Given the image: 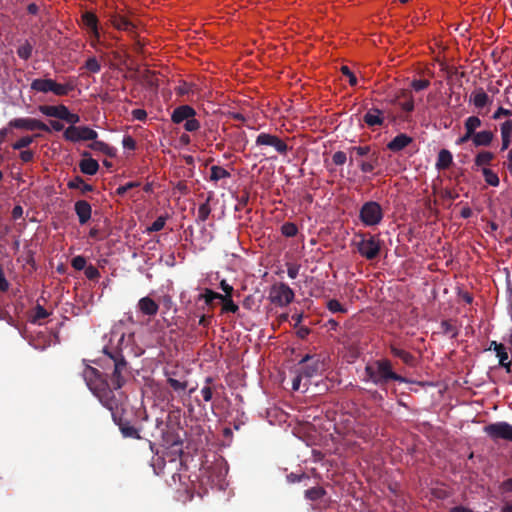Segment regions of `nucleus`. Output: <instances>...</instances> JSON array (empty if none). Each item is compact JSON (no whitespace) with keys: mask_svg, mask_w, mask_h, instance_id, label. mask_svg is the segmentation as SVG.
I'll return each instance as SVG.
<instances>
[{"mask_svg":"<svg viewBox=\"0 0 512 512\" xmlns=\"http://www.w3.org/2000/svg\"><path fill=\"white\" fill-rule=\"evenodd\" d=\"M300 266L296 264H289L287 274L291 279H295L299 274Z\"/></svg>","mask_w":512,"mask_h":512,"instance_id":"obj_64","label":"nucleus"},{"mask_svg":"<svg viewBox=\"0 0 512 512\" xmlns=\"http://www.w3.org/2000/svg\"><path fill=\"white\" fill-rule=\"evenodd\" d=\"M103 352L107 356V368L112 369L110 373L102 374L90 365H85L82 371V377L87 387L97 399L96 389L103 390L102 392H106L105 390L108 389L113 394L123 393L121 388L132 376L131 367L121 349L104 348Z\"/></svg>","mask_w":512,"mask_h":512,"instance_id":"obj_1","label":"nucleus"},{"mask_svg":"<svg viewBox=\"0 0 512 512\" xmlns=\"http://www.w3.org/2000/svg\"><path fill=\"white\" fill-rule=\"evenodd\" d=\"M301 375H304L306 379H311L315 376H319L325 370L324 360L319 355L306 354L298 364Z\"/></svg>","mask_w":512,"mask_h":512,"instance_id":"obj_6","label":"nucleus"},{"mask_svg":"<svg viewBox=\"0 0 512 512\" xmlns=\"http://www.w3.org/2000/svg\"><path fill=\"white\" fill-rule=\"evenodd\" d=\"M167 383L169 384V386L173 390H175L177 392L184 391L187 388V382L186 381L181 382V381H179L177 379H174V378H171V377H169L167 379Z\"/></svg>","mask_w":512,"mask_h":512,"instance_id":"obj_50","label":"nucleus"},{"mask_svg":"<svg viewBox=\"0 0 512 512\" xmlns=\"http://www.w3.org/2000/svg\"><path fill=\"white\" fill-rule=\"evenodd\" d=\"M239 306L233 301L232 297L229 296L222 304V313H237Z\"/></svg>","mask_w":512,"mask_h":512,"instance_id":"obj_45","label":"nucleus"},{"mask_svg":"<svg viewBox=\"0 0 512 512\" xmlns=\"http://www.w3.org/2000/svg\"><path fill=\"white\" fill-rule=\"evenodd\" d=\"M383 217L382 206L376 201L370 200L365 202L359 210V219L367 227L379 225Z\"/></svg>","mask_w":512,"mask_h":512,"instance_id":"obj_5","label":"nucleus"},{"mask_svg":"<svg viewBox=\"0 0 512 512\" xmlns=\"http://www.w3.org/2000/svg\"><path fill=\"white\" fill-rule=\"evenodd\" d=\"M37 136L38 135H35V136L28 135V136L21 137L19 140H17L15 143L12 144V148L14 150H22L23 148L28 147L34 141V138Z\"/></svg>","mask_w":512,"mask_h":512,"instance_id":"obj_44","label":"nucleus"},{"mask_svg":"<svg viewBox=\"0 0 512 512\" xmlns=\"http://www.w3.org/2000/svg\"><path fill=\"white\" fill-rule=\"evenodd\" d=\"M494 139V133L490 130H483L480 132H475L473 135V144L476 147H487L490 146Z\"/></svg>","mask_w":512,"mask_h":512,"instance_id":"obj_21","label":"nucleus"},{"mask_svg":"<svg viewBox=\"0 0 512 512\" xmlns=\"http://www.w3.org/2000/svg\"><path fill=\"white\" fill-rule=\"evenodd\" d=\"M255 144L256 146H270L280 155H285L289 150L288 145L280 137L265 132L258 134Z\"/></svg>","mask_w":512,"mask_h":512,"instance_id":"obj_9","label":"nucleus"},{"mask_svg":"<svg viewBox=\"0 0 512 512\" xmlns=\"http://www.w3.org/2000/svg\"><path fill=\"white\" fill-rule=\"evenodd\" d=\"M453 162V156L449 150L442 149L437 158L436 168L438 170H445L450 167Z\"/></svg>","mask_w":512,"mask_h":512,"instance_id":"obj_26","label":"nucleus"},{"mask_svg":"<svg viewBox=\"0 0 512 512\" xmlns=\"http://www.w3.org/2000/svg\"><path fill=\"white\" fill-rule=\"evenodd\" d=\"M213 387L211 386H208V385H205L202 389H201V395L204 399V401L206 402H209L212 400V397H213Z\"/></svg>","mask_w":512,"mask_h":512,"instance_id":"obj_61","label":"nucleus"},{"mask_svg":"<svg viewBox=\"0 0 512 512\" xmlns=\"http://www.w3.org/2000/svg\"><path fill=\"white\" fill-rule=\"evenodd\" d=\"M341 72L348 78L349 84L355 86L357 84V78L348 66H342Z\"/></svg>","mask_w":512,"mask_h":512,"instance_id":"obj_58","label":"nucleus"},{"mask_svg":"<svg viewBox=\"0 0 512 512\" xmlns=\"http://www.w3.org/2000/svg\"><path fill=\"white\" fill-rule=\"evenodd\" d=\"M365 374L375 385L384 386L391 381L408 383V379L393 370V364L388 358H381L365 367Z\"/></svg>","mask_w":512,"mask_h":512,"instance_id":"obj_3","label":"nucleus"},{"mask_svg":"<svg viewBox=\"0 0 512 512\" xmlns=\"http://www.w3.org/2000/svg\"><path fill=\"white\" fill-rule=\"evenodd\" d=\"M413 142V138L405 133H400L394 137L388 144L387 148L392 152H399Z\"/></svg>","mask_w":512,"mask_h":512,"instance_id":"obj_15","label":"nucleus"},{"mask_svg":"<svg viewBox=\"0 0 512 512\" xmlns=\"http://www.w3.org/2000/svg\"><path fill=\"white\" fill-rule=\"evenodd\" d=\"M38 110L45 116L58 118L60 120L64 119L65 112L67 111V107L63 104L52 106V105H40Z\"/></svg>","mask_w":512,"mask_h":512,"instance_id":"obj_17","label":"nucleus"},{"mask_svg":"<svg viewBox=\"0 0 512 512\" xmlns=\"http://www.w3.org/2000/svg\"><path fill=\"white\" fill-rule=\"evenodd\" d=\"M210 200L211 198L208 197L204 203H202L198 208V214H197V220L204 222L208 219L211 208H210Z\"/></svg>","mask_w":512,"mask_h":512,"instance_id":"obj_39","label":"nucleus"},{"mask_svg":"<svg viewBox=\"0 0 512 512\" xmlns=\"http://www.w3.org/2000/svg\"><path fill=\"white\" fill-rule=\"evenodd\" d=\"M63 121H66L70 124V126H75V124L80 122V116L75 113H71L69 109L67 108V111L65 112Z\"/></svg>","mask_w":512,"mask_h":512,"instance_id":"obj_57","label":"nucleus"},{"mask_svg":"<svg viewBox=\"0 0 512 512\" xmlns=\"http://www.w3.org/2000/svg\"><path fill=\"white\" fill-rule=\"evenodd\" d=\"M8 125L12 128L28 131L41 130L47 133L51 132V129L47 124L34 118H15L11 120Z\"/></svg>","mask_w":512,"mask_h":512,"instance_id":"obj_10","label":"nucleus"},{"mask_svg":"<svg viewBox=\"0 0 512 512\" xmlns=\"http://www.w3.org/2000/svg\"><path fill=\"white\" fill-rule=\"evenodd\" d=\"M75 89L73 81H68L64 84L57 83L53 80L51 92L56 96H66Z\"/></svg>","mask_w":512,"mask_h":512,"instance_id":"obj_23","label":"nucleus"},{"mask_svg":"<svg viewBox=\"0 0 512 512\" xmlns=\"http://www.w3.org/2000/svg\"><path fill=\"white\" fill-rule=\"evenodd\" d=\"M86 263H87V262H86L85 257H83V256H80V255H79V256H76V257H74V258L72 259V261H71V266H72L75 270L80 271V270H84V269H85V267L87 266V265H86Z\"/></svg>","mask_w":512,"mask_h":512,"instance_id":"obj_54","label":"nucleus"},{"mask_svg":"<svg viewBox=\"0 0 512 512\" xmlns=\"http://www.w3.org/2000/svg\"><path fill=\"white\" fill-rule=\"evenodd\" d=\"M363 121L371 128L381 126L384 123L383 112L378 108H371L363 116Z\"/></svg>","mask_w":512,"mask_h":512,"instance_id":"obj_16","label":"nucleus"},{"mask_svg":"<svg viewBox=\"0 0 512 512\" xmlns=\"http://www.w3.org/2000/svg\"><path fill=\"white\" fill-rule=\"evenodd\" d=\"M82 22L95 36H98V18L94 13L86 11L82 15Z\"/></svg>","mask_w":512,"mask_h":512,"instance_id":"obj_28","label":"nucleus"},{"mask_svg":"<svg viewBox=\"0 0 512 512\" xmlns=\"http://www.w3.org/2000/svg\"><path fill=\"white\" fill-rule=\"evenodd\" d=\"M63 137L65 140L70 142H79L81 141L80 129L79 126H69L65 129L63 133Z\"/></svg>","mask_w":512,"mask_h":512,"instance_id":"obj_34","label":"nucleus"},{"mask_svg":"<svg viewBox=\"0 0 512 512\" xmlns=\"http://www.w3.org/2000/svg\"><path fill=\"white\" fill-rule=\"evenodd\" d=\"M0 320L5 321L8 325L19 329L17 322L8 312V310L0 305Z\"/></svg>","mask_w":512,"mask_h":512,"instance_id":"obj_47","label":"nucleus"},{"mask_svg":"<svg viewBox=\"0 0 512 512\" xmlns=\"http://www.w3.org/2000/svg\"><path fill=\"white\" fill-rule=\"evenodd\" d=\"M327 309L332 313H347V308L344 307L338 300L330 299L326 305Z\"/></svg>","mask_w":512,"mask_h":512,"instance_id":"obj_41","label":"nucleus"},{"mask_svg":"<svg viewBox=\"0 0 512 512\" xmlns=\"http://www.w3.org/2000/svg\"><path fill=\"white\" fill-rule=\"evenodd\" d=\"M350 164L354 162V157L363 158L368 157L371 153L370 146H353L349 148Z\"/></svg>","mask_w":512,"mask_h":512,"instance_id":"obj_30","label":"nucleus"},{"mask_svg":"<svg viewBox=\"0 0 512 512\" xmlns=\"http://www.w3.org/2000/svg\"><path fill=\"white\" fill-rule=\"evenodd\" d=\"M49 315L50 313L42 305L37 304L30 317V322L33 324L39 323L40 320L47 318Z\"/></svg>","mask_w":512,"mask_h":512,"instance_id":"obj_35","label":"nucleus"},{"mask_svg":"<svg viewBox=\"0 0 512 512\" xmlns=\"http://www.w3.org/2000/svg\"><path fill=\"white\" fill-rule=\"evenodd\" d=\"M74 210L81 225L86 224L92 214V207L86 200H78L74 204Z\"/></svg>","mask_w":512,"mask_h":512,"instance_id":"obj_13","label":"nucleus"},{"mask_svg":"<svg viewBox=\"0 0 512 512\" xmlns=\"http://www.w3.org/2000/svg\"><path fill=\"white\" fill-rule=\"evenodd\" d=\"M294 297V291L285 283L273 285L269 292L270 301L280 307L290 304Z\"/></svg>","mask_w":512,"mask_h":512,"instance_id":"obj_8","label":"nucleus"},{"mask_svg":"<svg viewBox=\"0 0 512 512\" xmlns=\"http://www.w3.org/2000/svg\"><path fill=\"white\" fill-rule=\"evenodd\" d=\"M482 125V121L481 119L478 117V116H469L468 118H466V120L464 121V129L469 131L473 134H475V132H477L476 130L481 127Z\"/></svg>","mask_w":512,"mask_h":512,"instance_id":"obj_36","label":"nucleus"},{"mask_svg":"<svg viewBox=\"0 0 512 512\" xmlns=\"http://www.w3.org/2000/svg\"><path fill=\"white\" fill-rule=\"evenodd\" d=\"M53 79H34L31 82L30 88L33 91L41 92V93H48L51 92Z\"/></svg>","mask_w":512,"mask_h":512,"instance_id":"obj_25","label":"nucleus"},{"mask_svg":"<svg viewBox=\"0 0 512 512\" xmlns=\"http://www.w3.org/2000/svg\"><path fill=\"white\" fill-rule=\"evenodd\" d=\"M166 219L167 217L166 216H159L148 228H147V232L149 233H152V232H158L160 230H162L165 226V223H166Z\"/></svg>","mask_w":512,"mask_h":512,"instance_id":"obj_48","label":"nucleus"},{"mask_svg":"<svg viewBox=\"0 0 512 512\" xmlns=\"http://www.w3.org/2000/svg\"><path fill=\"white\" fill-rule=\"evenodd\" d=\"M359 241L356 242L359 254L367 260H373L378 257L381 250L380 240L369 233L359 232L356 234Z\"/></svg>","mask_w":512,"mask_h":512,"instance_id":"obj_4","label":"nucleus"},{"mask_svg":"<svg viewBox=\"0 0 512 512\" xmlns=\"http://www.w3.org/2000/svg\"><path fill=\"white\" fill-rule=\"evenodd\" d=\"M332 161L337 166L344 165L347 161L346 153L343 151L335 152L332 156Z\"/></svg>","mask_w":512,"mask_h":512,"instance_id":"obj_56","label":"nucleus"},{"mask_svg":"<svg viewBox=\"0 0 512 512\" xmlns=\"http://www.w3.org/2000/svg\"><path fill=\"white\" fill-rule=\"evenodd\" d=\"M304 495L310 501H317L326 495V490L320 486L312 487L305 490Z\"/></svg>","mask_w":512,"mask_h":512,"instance_id":"obj_32","label":"nucleus"},{"mask_svg":"<svg viewBox=\"0 0 512 512\" xmlns=\"http://www.w3.org/2000/svg\"><path fill=\"white\" fill-rule=\"evenodd\" d=\"M219 287L224 292V295L232 297L234 288L230 284H228L225 279L220 281Z\"/></svg>","mask_w":512,"mask_h":512,"instance_id":"obj_62","label":"nucleus"},{"mask_svg":"<svg viewBox=\"0 0 512 512\" xmlns=\"http://www.w3.org/2000/svg\"><path fill=\"white\" fill-rule=\"evenodd\" d=\"M501 131V151H505L509 148L512 142V120L508 119L500 125Z\"/></svg>","mask_w":512,"mask_h":512,"instance_id":"obj_18","label":"nucleus"},{"mask_svg":"<svg viewBox=\"0 0 512 512\" xmlns=\"http://www.w3.org/2000/svg\"><path fill=\"white\" fill-rule=\"evenodd\" d=\"M494 157V154L490 151H480L474 158V164L477 167L490 165Z\"/></svg>","mask_w":512,"mask_h":512,"instance_id":"obj_31","label":"nucleus"},{"mask_svg":"<svg viewBox=\"0 0 512 512\" xmlns=\"http://www.w3.org/2000/svg\"><path fill=\"white\" fill-rule=\"evenodd\" d=\"M199 128H200V122L197 119H195L194 117L189 118L184 123V129L188 132H195V131L199 130Z\"/></svg>","mask_w":512,"mask_h":512,"instance_id":"obj_53","label":"nucleus"},{"mask_svg":"<svg viewBox=\"0 0 512 512\" xmlns=\"http://www.w3.org/2000/svg\"><path fill=\"white\" fill-rule=\"evenodd\" d=\"M131 114L135 120L144 121L147 118V112L144 109H134Z\"/></svg>","mask_w":512,"mask_h":512,"instance_id":"obj_63","label":"nucleus"},{"mask_svg":"<svg viewBox=\"0 0 512 512\" xmlns=\"http://www.w3.org/2000/svg\"><path fill=\"white\" fill-rule=\"evenodd\" d=\"M98 392L99 402L111 412L114 423L119 427V430L124 438L141 439L140 431L134 427L130 421L123 417L126 405V395L124 393H112L110 390L96 389Z\"/></svg>","mask_w":512,"mask_h":512,"instance_id":"obj_2","label":"nucleus"},{"mask_svg":"<svg viewBox=\"0 0 512 512\" xmlns=\"http://www.w3.org/2000/svg\"><path fill=\"white\" fill-rule=\"evenodd\" d=\"M281 233L286 237H294L298 233V227L293 222H285L281 226Z\"/></svg>","mask_w":512,"mask_h":512,"instance_id":"obj_43","label":"nucleus"},{"mask_svg":"<svg viewBox=\"0 0 512 512\" xmlns=\"http://www.w3.org/2000/svg\"><path fill=\"white\" fill-rule=\"evenodd\" d=\"M32 51V45L28 41H25V43L18 47L17 54L21 59L28 60L32 55Z\"/></svg>","mask_w":512,"mask_h":512,"instance_id":"obj_40","label":"nucleus"},{"mask_svg":"<svg viewBox=\"0 0 512 512\" xmlns=\"http://www.w3.org/2000/svg\"><path fill=\"white\" fill-rule=\"evenodd\" d=\"M210 170H211L210 179L214 182H217L220 179L230 177V173L225 168H223L221 166H216V165L212 166Z\"/></svg>","mask_w":512,"mask_h":512,"instance_id":"obj_37","label":"nucleus"},{"mask_svg":"<svg viewBox=\"0 0 512 512\" xmlns=\"http://www.w3.org/2000/svg\"><path fill=\"white\" fill-rule=\"evenodd\" d=\"M79 168L83 174L95 175L99 170V164L95 159L88 158L80 161Z\"/></svg>","mask_w":512,"mask_h":512,"instance_id":"obj_22","label":"nucleus"},{"mask_svg":"<svg viewBox=\"0 0 512 512\" xmlns=\"http://www.w3.org/2000/svg\"><path fill=\"white\" fill-rule=\"evenodd\" d=\"M470 102L473 103L477 109H481L486 105H489L492 102V99L482 88H479L471 94Z\"/></svg>","mask_w":512,"mask_h":512,"instance_id":"obj_20","label":"nucleus"},{"mask_svg":"<svg viewBox=\"0 0 512 512\" xmlns=\"http://www.w3.org/2000/svg\"><path fill=\"white\" fill-rule=\"evenodd\" d=\"M482 174H483L484 179L487 184H489L493 187H497L499 185L500 180H499L498 175L494 171H492L490 168L483 167Z\"/></svg>","mask_w":512,"mask_h":512,"instance_id":"obj_38","label":"nucleus"},{"mask_svg":"<svg viewBox=\"0 0 512 512\" xmlns=\"http://www.w3.org/2000/svg\"><path fill=\"white\" fill-rule=\"evenodd\" d=\"M401 96H407V100H404L403 102L399 103L401 109L407 113L412 112L415 107L412 92L409 90L402 89Z\"/></svg>","mask_w":512,"mask_h":512,"instance_id":"obj_33","label":"nucleus"},{"mask_svg":"<svg viewBox=\"0 0 512 512\" xmlns=\"http://www.w3.org/2000/svg\"><path fill=\"white\" fill-rule=\"evenodd\" d=\"M390 353L394 356L399 358L405 365L409 367H415L417 364L416 357L412 355L410 352L399 348L395 344H390L389 346Z\"/></svg>","mask_w":512,"mask_h":512,"instance_id":"obj_14","label":"nucleus"},{"mask_svg":"<svg viewBox=\"0 0 512 512\" xmlns=\"http://www.w3.org/2000/svg\"><path fill=\"white\" fill-rule=\"evenodd\" d=\"M67 187L69 189H80L82 194H86L94 190V187L90 184L85 183L83 178L80 176H76L72 180H70L67 183Z\"/></svg>","mask_w":512,"mask_h":512,"instance_id":"obj_27","label":"nucleus"},{"mask_svg":"<svg viewBox=\"0 0 512 512\" xmlns=\"http://www.w3.org/2000/svg\"><path fill=\"white\" fill-rule=\"evenodd\" d=\"M215 291L209 289V288H206L204 290V293L200 294L198 299H203L205 301V303L207 305H212L213 304V301L215 300Z\"/></svg>","mask_w":512,"mask_h":512,"instance_id":"obj_55","label":"nucleus"},{"mask_svg":"<svg viewBox=\"0 0 512 512\" xmlns=\"http://www.w3.org/2000/svg\"><path fill=\"white\" fill-rule=\"evenodd\" d=\"M84 273L89 280H98L100 277L99 270L91 264L85 267Z\"/></svg>","mask_w":512,"mask_h":512,"instance_id":"obj_52","label":"nucleus"},{"mask_svg":"<svg viewBox=\"0 0 512 512\" xmlns=\"http://www.w3.org/2000/svg\"><path fill=\"white\" fill-rule=\"evenodd\" d=\"M137 307L141 314L148 317H154L159 310L158 303L149 296L139 299Z\"/></svg>","mask_w":512,"mask_h":512,"instance_id":"obj_11","label":"nucleus"},{"mask_svg":"<svg viewBox=\"0 0 512 512\" xmlns=\"http://www.w3.org/2000/svg\"><path fill=\"white\" fill-rule=\"evenodd\" d=\"M441 329L443 333L450 334L451 338H456L458 336V329L449 320H443L441 322Z\"/></svg>","mask_w":512,"mask_h":512,"instance_id":"obj_46","label":"nucleus"},{"mask_svg":"<svg viewBox=\"0 0 512 512\" xmlns=\"http://www.w3.org/2000/svg\"><path fill=\"white\" fill-rule=\"evenodd\" d=\"M512 115V110H509V109H506V108H503V107H499L493 114L492 118L494 120H498L500 119L501 117H509Z\"/></svg>","mask_w":512,"mask_h":512,"instance_id":"obj_59","label":"nucleus"},{"mask_svg":"<svg viewBox=\"0 0 512 512\" xmlns=\"http://www.w3.org/2000/svg\"><path fill=\"white\" fill-rule=\"evenodd\" d=\"M488 350H493L496 353V356L499 358V364H503L502 361L509 358L507 349L502 343L491 341Z\"/></svg>","mask_w":512,"mask_h":512,"instance_id":"obj_29","label":"nucleus"},{"mask_svg":"<svg viewBox=\"0 0 512 512\" xmlns=\"http://www.w3.org/2000/svg\"><path fill=\"white\" fill-rule=\"evenodd\" d=\"M485 434L494 442L505 440L512 442V424L500 421L490 423L483 428Z\"/></svg>","mask_w":512,"mask_h":512,"instance_id":"obj_7","label":"nucleus"},{"mask_svg":"<svg viewBox=\"0 0 512 512\" xmlns=\"http://www.w3.org/2000/svg\"><path fill=\"white\" fill-rule=\"evenodd\" d=\"M196 111L189 105H181L174 109L171 115V120L175 124H180L189 118L195 117Z\"/></svg>","mask_w":512,"mask_h":512,"instance_id":"obj_12","label":"nucleus"},{"mask_svg":"<svg viewBox=\"0 0 512 512\" xmlns=\"http://www.w3.org/2000/svg\"><path fill=\"white\" fill-rule=\"evenodd\" d=\"M162 438L164 443L169 447L182 446V438L173 427H168L162 431Z\"/></svg>","mask_w":512,"mask_h":512,"instance_id":"obj_19","label":"nucleus"},{"mask_svg":"<svg viewBox=\"0 0 512 512\" xmlns=\"http://www.w3.org/2000/svg\"><path fill=\"white\" fill-rule=\"evenodd\" d=\"M89 148L101 152L109 157L116 156V149L112 146H109L107 143L103 141H99L95 139L91 144H89Z\"/></svg>","mask_w":512,"mask_h":512,"instance_id":"obj_24","label":"nucleus"},{"mask_svg":"<svg viewBox=\"0 0 512 512\" xmlns=\"http://www.w3.org/2000/svg\"><path fill=\"white\" fill-rule=\"evenodd\" d=\"M122 145L125 149L135 150L136 149V141L130 135L124 136L122 140Z\"/></svg>","mask_w":512,"mask_h":512,"instance_id":"obj_60","label":"nucleus"},{"mask_svg":"<svg viewBox=\"0 0 512 512\" xmlns=\"http://www.w3.org/2000/svg\"><path fill=\"white\" fill-rule=\"evenodd\" d=\"M84 67L92 73H98L101 70V65L96 57L88 58Z\"/></svg>","mask_w":512,"mask_h":512,"instance_id":"obj_49","label":"nucleus"},{"mask_svg":"<svg viewBox=\"0 0 512 512\" xmlns=\"http://www.w3.org/2000/svg\"><path fill=\"white\" fill-rule=\"evenodd\" d=\"M79 129H80L81 141H87V140L94 141L95 139H97L98 133L95 130H93L87 126H79Z\"/></svg>","mask_w":512,"mask_h":512,"instance_id":"obj_42","label":"nucleus"},{"mask_svg":"<svg viewBox=\"0 0 512 512\" xmlns=\"http://www.w3.org/2000/svg\"><path fill=\"white\" fill-rule=\"evenodd\" d=\"M430 86V81L427 79H414L411 82V87L415 91H422Z\"/></svg>","mask_w":512,"mask_h":512,"instance_id":"obj_51","label":"nucleus"}]
</instances>
